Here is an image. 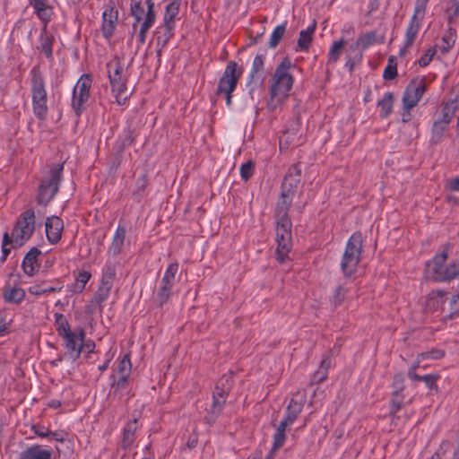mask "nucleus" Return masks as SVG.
Segmentation results:
<instances>
[{"mask_svg": "<svg viewBox=\"0 0 459 459\" xmlns=\"http://www.w3.org/2000/svg\"><path fill=\"white\" fill-rule=\"evenodd\" d=\"M55 325L58 335L61 337L72 333L70 325L63 314H55Z\"/></svg>", "mask_w": 459, "mask_h": 459, "instance_id": "40", "label": "nucleus"}, {"mask_svg": "<svg viewBox=\"0 0 459 459\" xmlns=\"http://www.w3.org/2000/svg\"><path fill=\"white\" fill-rule=\"evenodd\" d=\"M30 76L33 112L37 118L44 120L48 114L45 81L40 70L37 66L30 70Z\"/></svg>", "mask_w": 459, "mask_h": 459, "instance_id": "5", "label": "nucleus"}, {"mask_svg": "<svg viewBox=\"0 0 459 459\" xmlns=\"http://www.w3.org/2000/svg\"><path fill=\"white\" fill-rule=\"evenodd\" d=\"M224 398H219L212 395V402L206 416V420L209 423H214L217 418L221 415L224 405L226 404Z\"/></svg>", "mask_w": 459, "mask_h": 459, "instance_id": "33", "label": "nucleus"}, {"mask_svg": "<svg viewBox=\"0 0 459 459\" xmlns=\"http://www.w3.org/2000/svg\"><path fill=\"white\" fill-rule=\"evenodd\" d=\"M216 386L224 389L226 392L230 393L233 387V376L232 373L223 375L216 383Z\"/></svg>", "mask_w": 459, "mask_h": 459, "instance_id": "53", "label": "nucleus"}, {"mask_svg": "<svg viewBox=\"0 0 459 459\" xmlns=\"http://www.w3.org/2000/svg\"><path fill=\"white\" fill-rule=\"evenodd\" d=\"M3 298L7 303L20 304L25 298V291L22 288L5 286L4 288Z\"/></svg>", "mask_w": 459, "mask_h": 459, "instance_id": "31", "label": "nucleus"}, {"mask_svg": "<svg viewBox=\"0 0 459 459\" xmlns=\"http://www.w3.org/2000/svg\"><path fill=\"white\" fill-rule=\"evenodd\" d=\"M34 230L35 213L32 209H28L18 218L12 231V238L7 231L4 233L2 247L13 244V248H19L31 237Z\"/></svg>", "mask_w": 459, "mask_h": 459, "instance_id": "4", "label": "nucleus"}, {"mask_svg": "<svg viewBox=\"0 0 459 459\" xmlns=\"http://www.w3.org/2000/svg\"><path fill=\"white\" fill-rule=\"evenodd\" d=\"M130 15L134 19L132 24V35L135 33L140 24L138 42L143 45L146 41L147 32L153 26L156 20L153 1L131 0Z\"/></svg>", "mask_w": 459, "mask_h": 459, "instance_id": "3", "label": "nucleus"}, {"mask_svg": "<svg viewBox=\"0 0 459 459\" xmlns=\"http://www.w3.org/2000/svg\"><path fill=\"white\" fill-rule=\"evenodd\" d=\"M345 45L346 41L342 39L333 41L328 52L329 63H336L339 60Z\"/></svg>", "mask_w": 459, "mask_h": 459, "instance_id": "41", "label": "nucleus"}, {"mask_svg": "<svg viewBox=\"0 0 459 459\" xmlns=\"http://www.w3.org/2000/svg\"><path fill=\"white\" fill-rule=\"evenodd\" d=\"M301 180V169L299 164L292 165L281 184V192L295 196Z\"/></svg>", "mask_w": 459, "mask_h": 459, "instance_id": "15", "label": "nucleus"}, {"mask_svg": "<svg viewBox=\"0 0 459 459\" xmlns=\"http://www.w3.org/2000/svg\"><path fill=\"white\" fill-rule=\"evenodd\" d=\"M136 134L134 129L130 126L124 128L122 134L116 141L113 150L124 152L125 149L134 143Z\"/></svg>", "mask_w": 459, "mask_h": 459, "instance_id": "24", "label": "nucleus"}, {"mask_svg": "<svg viewBox=\"0 0 459 459\" xmlns=\"http://www.w3.org/2000/svg\"><path fill=\"white\" fill-rule=\"evenodd\" d=\"M362 56V50L356 48L352 49L351 45L349 46L348 49L346 50L345 67L350 73H352L355 65L361 62Z\"/></svg>", "mask_w": 459, "mask_h": 459, "instance_id": "36", "label": "nucleus"}, {"mask_svg": "<svg viewBox=\"0 0 459 459\" xmlns=\"http://www.w3.org/2000/svg\"><path fill=\"white\" fill-rule=\"evenodd\" d=\"M437 49L436 46L430 47L427 49V51L420 56L418 60V64L420 67H426L432 60L433 56L436 55Z\"/></svg>", "mask_w": 459, "mask_h": 459, "instance_id": "56", "label": "nucleus"}, {"mask_svg": "<svg viewBox=\"0 0 459 459\" xmlns=\"http://www.w3.org/2000/svg\"><path fill=\"white\" fill-rule=\"evenodd\" d=\"M64 170V163L54 165L49 170V177L43 178L39 186L37 203L46 207L59 190Z\"/></svg>", "mask_w": 459, "mask_h": 459, "instance_id": "6", "label": "nucleus"}, {"mask_svg": "<svg viewBox=\"0 0 459 459\" xmlns=\"http://www.w3.org/2000/svg\"><path fill=\"white\" fill-rule=\"evenodd\" d=\"M91 276V273L87 271L80 272L75 279V282L72 286V291L75 293L82 292Z\"/></svg>", "mask_w": 459, "mask_h": 459, "instance_id": "45", "label": "nucleus"}, {"mask_svg": "<svg viewBox=\"0 0 459 459\" xmlns=\"http://www.w3.org/2000/svg\"><path fill=\"white\" fill-rule=\"evenodd\" d=\"M362 252V235L360 232L353 233L347 241L342 258L341 268L346 277L351 276L357 269Z\"/></svg>", "mask_w": 459, "mask_h": 459, "instance_id": "7", "label": "nucleus"}, {"mask_svg": "<svg viewBox=\"0 0 459 459\" xmlns=\"http://www.w3.org/2000/svg\"><path fill=\"white\" fill-rule=\"evenodd\" d=\"M397 76V65L394 63V57L390 56L388 58V64L385 66L383 78L386 81L394 80Z\"/></svg>", "mask_w": 459, "mask_h": 459, "instance_id": "51", "label": "nucleus"}, {"mask_svg": "<svg viewBox=\"0 0 459 459\" xmlns=\"http://www.w3.org/2000/svg\"><path fill=\"white\" fill-rule=\"evenodd\" d=\"M286 25L287 22H284L274 28L268 43L270 48H275L281 42L286 31Z\"/></svg>", "mask_w": 459, "mask_h": 459, "instance_id": "42", "label": "nucleus"}, {"mask_svg": "<svg viewBox=\"0 0 459 459\" xmlns=\"http://www.w3.org/2000/svg\"><path fill=\"white\" fill-rule=\"evenodd\" d=\"M137 429V420L134 419L127 422L124 428L123 438L120 444V447L124 450H128L132 447L135 440V431Z\"/></svg>", "mask_w": 459, "mask_h": 459, "instance_id": "26", "label": "nucleus"}, {"mask_svg": "<svg viewBox=\"0 0 459 459\" xmlns=\"http://www.w3.org/2000/svg\"><path fill=\"white\" fill-rule=\"evenodd\" d=\"M299 118L297 117L296 126H299ZM298 132V127H295L292 129V132L290 133V130H286L283 134V136L280 139V150L282 152L283 150H288L290 143H292L294 137L296 136Z\"/></svg>", "mask_w": 459, "mask_h": 459, "instance_id": "47", "label": "nucleus"}, {"mask_svg": "<svg viewBox=\"0 0 459 459\" xmlns=\"http://www.w3.org/2000/svg\"><path fill=\"white\" fill-rule=\"evenodd\" d=\"M447 312L450 318L459 315V294L451 297Z\"/></svg>", "mask_w": 459, "mask_h": 459, "instance_id": "59", "label": "nucleus"}, {"mask_svg": "<svg viewBox=\"0 0 459 459\" xmlns=\"http://www.w3.org/2000/svg\"><path fill=\"white\" fill-rule=\"evenodd\" d=\"M47 238L51 244L59 242L64 230V222L58 216L48 217L45 222Z\"/></svg>", "mask_w": 459, "mask_h": 459, "instance_id": "18", "label": "nucleus"}, {"mask_svg": "<svg viewBox=\"0 0 459 459\" xmlns=\"http://www.w3.org/2000/svg\"><path fill=\"white\" fill-rule=\"evenodd\" d=\"M30 4L34 8L38 18L47 25L53 14L52 7L47 4V0H30Z\"/></svg>", "mask_w": 459, "mask_h": 459, "instance_id": "23", "label": "nucleus"}, {"mask_svg": "<svg viewBox=\"0 0 459 459\" xmlns=\"http://www.w3.org/2000/svg\"><path fill=\"white\" fill-rule=\"evenodd\" d=\"M295 67L290 59L286 56L276 66L270 86L271 100L268 103L269 107L273 109L281 103V101L289 95L294 82L293 76L289 73L290 68Z\"/></svg>", "mask_w": 459, "mask_h": 459, "instance_id": "1", "label": "nucleus"}, {"mask_svg": "<svg viewBox=\"0 0 459 459\" xmlns=\"http://www.w3.org/2000/svg\"><path fill=\"white\" fill-rule=\"evenodd\" d=\"M118 22V11L111 2L106 5L102 13L101 33L104 39H109Z\"/></svg>", "mask_w": 459, "mask_h": 459, "instance_id": "14", "label": "nucleus"}, {"mask_svg": "<svg viewBox=\"0 0 459 459\" xmlns=\"http://www.w3.org/2000/svg\"><path fill=\"white\" fill-rule=\"evenodd\" d=\"M124 152H118L113 150L112 154L108 158V165L111 169H117L120 166Z\"/></svg>", "mask_w": 459, "mask_h": 459, "instance_id": "60", "label": "nucleus"}, {"mask_svg": "<svg viewBox=\"0 0 459 459\" xmlns=\"http://www.w3.org/2000/svg\"><path fill=\"white\" fill-rule=\"evenodd\" d=\"M175 26L164 23L158 26L154 30V38L156 39V46L159 48H165L170 39L174 36Z\"/></svg>", "mask_w": 459, "mask_h": 459, "instance_id": "22", "label": "nucleus"}, {"mask_svg": "<svg viewBox=\"0 0 459 459\" xmlns=\"http://www.w3.org/2000/svg\"><path fill=\"white\" fill-rule=\"evenodd\" d=\"M242 74L243 68L238 67L235 61H230L219 80L216 94L232 93L236 90Z\"/></svg>", "mask_w": 459, "mask_h": 459, "instance_id": "10", "label": "nucleus"}, {"mask_svg": "<svg viewBox=\"0 0 459 459\" xmlns=\"http://www.w3.org/2000/svg\"><path fill=\"white\" fill-rule=\"evenodd\" d=\"M285 433L276 431L273 435V443L271 450L277 451L285 442Z\"/></svg>", "mask_w": 459, "mask_h": 459, "instance_id": "62", "label": "nucleus"}, {"mask_svg": "<svg viewBox=\"0 0 459 459\" xmlns=\"http://www.w3.org/2000/svg\"><path fill=\"white\" fill-rule=\"evenodd\" d=\"M39 255H41V251L36 247H31L25 255L22 267L27 275L32 276L39 271L40 264L38 257Z\"/></svg>", "mask_w": 459, "mask_h": 459, "instance_id": "19", "label": "nucleus"}, {"mask_svg": "<svg viewBox=\"0 0 459 459\" xmlns=\"http://www.w3.org/2000/svg\"><path fill=\"white\" fill-rule=\"evenodd\" d=\"M452 13L448 15L447 22L449 24L454 23L456 17L459 16V0H451Z\"/></svg>", "mask_w": 459, "mask_h": 459, "instance_id": "63", "label": "nucleus"}, {"mask_svg": "<svg viewBox=\"0 0 459 459\" xmlns=\"http://www.w3.org/2000/svg\"><path fill=\"white\" fill-rule=\"evenodd\" d=\"M313 37L307 34L306 31L300 30L299 37L298 39V48L300 50H308L312 42Z\"/></svg>", "mask_w": 459, "mask_h": 459, "instance_id": "55", "label": "nucleus"}, {"mask_svg": "<svg viewBox=\"0 0 459 459\" xmlns=\"http://www.w3.org/2000/svg\"><path fill=\"white\" fill-rule=\"evenodd\" d=\"M419 29L420 21L416 18V13H414L406 29L404 48H411L413 45Z\"/></svg>", "mask_w": 459, "mask_h": 459, "instance_id": "34", "label": "nucleus"}, {"mask_svg": "<svg viewBox=\"0 0 459 459\" xmlns=\"http://www.w3.org/2000/svg\"><path fill=\"white\" fill-rule=\"evenodd\" d=\"M446 294V291L442 290H433L429 293L426 297V308L430 311H437L441 308L442 311H445L443 305Z\"/></svg>", "mask_w": 459, "mask_h": 459, "instance_id": "25", "label": "nucleus"}, {"mask_svg": "<svg viewBox=\"0 0 459 459\" xmlns=\"http://www.w3.org/2000/svg\"><path fill=\"white\" fill-rule=\"evenodd\" d=\"M179 5L176 3H170L166 6L164 13L163 22L175 26V18L178 14Z\"/></svg>", "mask_w": 459, "mask_h": 459, "instance_id": "46", "label": "nucleus"}, {"mask_svg": "<svg viewBox=\"0 0 459 459\" xmlns=\"http://www.w3.org/2000/svg\"><path fill=\"white\" fill-rule=\"evenodd\" d=\"M63 289V286L59 287H46L45 282L41 284H36L29 288V292L35 296H39L48 292H59Z\"/></svg>", "mask_w": 459, "mask_h": 459, "instance_id": "49", "label": "nucleus"}, {"mask_svg": "<svg viewBox=\"0 0 459 459\" xmlns=\"http://www.w3.org/2000/svg\"><path fill=\"white\" fill-rule=\"evenodd\" d=\"M31 430L34 432V434L39 437H50V430L46 429L44 426L41 425H33L31 427Z\"/></svg>", "mask_w": 459, "mask_h": 459, "instance_id": "64", "label": "nucleus"}, {"mask_svg": "<svg viewBox=\"0 0 459 459\" xmlns=\"http://www.w3.org/2000/svg\"><path fill=\"white\" fill-rule=\"evenodd\" d=\"M108 77L112 92L115 94L117 102L119 105L125 104L127 96H123L126 91L127 79L123 76L124 65L118 56H114L107 64Z\"/></svg>", "mask_w": 459, "mask_h": 459, "instance_id": "8", "label": "nucleus"}, {"mask_svg": "<svg viewBox=\"0 0 459 459\" xmlns=\"http://www.w3.org/2000/svg\"><path fill=\"white\" fill-rule=\"evenodd\" d=\"M264 55H256L253 60L252 67L248 75V84H254L249 90L253 95L255 86L261 88L264 80Z\"/></svg>", "mask_w": 459, "mask_h": 459, "instance_id": "16", "label": "nucleus"}, {"mask_svg": "<svg viewBox=\"0 0 459 459\" xmlns=\"http://www.w3.org/2000/svg\"><path fill=\"white\" fill-rule=\"evenodd\" d=\"M277 248L275 257L277 261L282 264L288 257V254L291 249V238L276 239Z\"/></svg>", "mask_w": 459, "mask_h": 459, "instance_id": "38", "label": "nucleus"}, {"mask_svg": "<svg viewBox=\"0 0 459 459\" xmlns=\"http://www.w3.org/2000/svg\"><path fill=\"white\" fill-rule=\"evenodd\" d=\"M393 392L392 393H403L404 385V377L402 373H397L394 376L392 383Z\"/></svg>", "mask_w": 459, "mask_h": 459, "instance_id": "58", "label": "nucleus"}, {"mask_svg": "<svg viewBox=\"0 0 459 459\" xmlns=\"http://www.w3.org/2000/svg\"><path fill=\"white\" fill-rule=\"evenodd\" d=\"M440 378V376L438 374H428L422 376V382L426 385V386L429 390H435L437 392L438 387L437 385V381Z\"/></svg>", "mask_w": 459, "mask_h": 459, "instance_id": "57", "label": "nucleus"}, {"mask_svg": "<svg viewBox=\"0 0 459 459\" xmlns=\"http://www.w3.org/2000/svg\"><path fill=\"white\" fill-rule=\"evenodd\" d=\"M62 338L64 339V345L67 350L68 356L73 361H75L79 359L82 353V341L85 338V331L82 328H79L78 333L72 332L62 336Z\"/></svg>", "mask_w": 459, "mask_h": 459, "instance_id": "13", "label": "nucleus"}, {"mask_svg": "<svg viewBox=\"0 0 459 459\" xmlns=\"http://www.w3.org/2000/svg\"><path fill=\"white\" fill-rule=\"evenodd\" d=\"M178 271V263H171L167 267L157 291L156 302L158 307H162L166 304L172 295V288L175 283V277Z\"/></svg>", "mask_w": 459, "mask_h": 459, "instance_id": "11", "label": "nucleus"}, {"mask_svg": "<svg viewBox=\"0 0 459 459\" xmlns=\"http://www.w3.org/2000/svg\"><path fill=\"white\" fill-rule=\"evenodd\" d=\"M126 229L118 226L112 239V243L108 248V254L112 256H116L122 252L125 238H126Z\"/></svg>", "mask_w": 459, "mask_h": 459, "instance_id": "29", "label": "nucleus"}, {"mask_svg": "<svg viewBox=\"0 0 459 459\" xmlns=\"http://www.w3.org/2000/svg\"><path fill=\"white\" fill-rule=\"evenodd\" d=\"M303 409V403L297 402L295 399H290L289 405L287 406L284 418L289 422L293 423L299 417V413Z\"/></svg>", "mask_w": 459, "mask_h": 459, "instance_id": "39", "label": "nucleus"}, {"mask_svg": "<svg viewBox=\"0 0 459 459\" xmlns=\"http://www.w3.org/2000/svg\"><path fill=\"white\" fill-rule=\"evenodd\" d=\"M427 90L426 77L414 78L406 86L403 95V109L414 108Z\"/></svg>", "mask_w": 459, "mask_h": 459, "instance_id": "12", "label": "nucleus"}, {"mask_svg": "<svg viewBox=\"0 0 459 459\" xmlns=\"http://www.w3.org/2000/svg\"><path fill=\"white\" fill-rule=\"evenodd\" d=\"M293 198L294 197L290 195H286L281 192L280 193L273 211L274 218H290L289 211L291 206Z\"/></svg>", "mask_w": 459, "mask_h": 459, "instance_id": "21", "label": "nucleus"}, {"mask_svg": "<svg viewBox=\"0 0 459 459\" xmlns=\"http://www.w3.org/2000/svg\"><path fill=\"white\" fill-rule=\"evenodd\" d=\"M52 453L39 445L31 446L21 453V459H51Z\"/></svg>", "mask_w": 459, "mask_h": 459, "instance_id": "28", "label": "nucleus"}, {"mask_svg": "<svg viewBox=\"0 0 459 459\" xmlns=\"http://www.w3.org/2000/svg\"><path fill=\"white\" fill-rule=\"evenodd\" d=\"M404 395L403 393H392L389 414L394 416L403 405Z\"/></svg>", "mask_w": 459, "mask_h": 459, "instance_id": "48", "label": "nucleus"}, {"mask_svg": "<svg viewBox=\"0 0 459 459\" xmlns=\"http://www.w3.org/2000/svg\"><path fill=\"white\" fill-rule=\"evenodd\" d=\"M445 356V351L442 350L434 349L429 351H425L418 355V358H421L423 359H439Z\"/></svg>", "mask_w": 459, "mask_h": 459, "instance_id": "61", "label": "nucleus"}, {"mask_svg": "<svg viewBox=\"0 0 459 459\" xmlns=\"http://www.w3.org/2000/svg\"><path fill=\"white\" fill-rule=\"evenodd\" d=\"M347 292V289L344 288L342 285H339L338 287H336L331 298V302L333 305V307H336L343 303Z\"/></svg>", "mask_w": 459, "mask_h": 459, "instance_id": "50", "label": "nucleus"}, {"mask_svg": "<svg viewBox=\"0 0 459 459\" xmlns=\"http://www.w3.org/2000/svg\"><path fill=\"white\" fill-rule=\"evenodd\" d=\"M131 360L129 354L124 355L122 359L119 361L118 367H117V372L120 374V376H125L126 377H129L131 373Z\"/></svg>", "mask_w": 459, "mask_h": 459, "instance_id": "52", "label": "nucleus"}, {"mask_svg": "<svg viewBox=\"0 0 459 459\" xmlns=\"http://www.w3.org/2000/svg\"><path fill=\"white\" fill-rule=\"evenodd\" d=\"M276 239L291 238L292 222L290 218H275Z\"/></svg>", "mask_w": 459, "mask_h": 459, "instance_id": "32", "label": "nucleus"}, {"mask_svg": "<svg viewBox=\"0 0 459 459\" xmlns=\"http://www.w3.org/2000/svg\"><path fill=\"white\" fill-rule=\"evenodd\" d=\"M450 244L443 246V251L437 253L434 257L425 264V274L433 281L446 282L455 279L459 275V261H453L445 264L448 257Z\"/></svg>", "mask_w": 459, "mask_h": 459, "instance_id": "2", "label": "nucleus"}, {"mask_svg": "<svg viewBox=\"0 0 459 459\" xmlns=\"http://www.w3.org/2000/svg\"><path fill=\"white\" fill-rule=\"evenodd\" d=\"M455 39L456 30L454 28L449 27L442 37V41L445 43V45L440 48L441 52L443 54L447 53L455 45Z\"/></svg>", "mask_w": 459, "mask_h": 459, "instance_id": "44", "label": "nucleus"}, {"mask_svg": "<svg viewBox=\"0 0 459 459\" xmlns=\"http://www.w3.org/2000/svg\"><path fill=\"white\" fill-rule=\"evenodd\" d=\"M447 126L448 125L444 124L438 118L434 120L433 125H432V129H431V133H432L431 142L433 143H440V141L443 137L444 132L446 130Z\"/></svg>", "mask_w": 459, "mask_h": 459, "instance_id": "43", "label": "nucleus"}, {"mask_svg": "<svg viewBox=\"0 0 459 459\" xmlns=\"http://www.w3.org/2000/svg\"><path fill=\"white\" fill-rule=\"evenodd\" d=\"M394 96L393 92H385L383 99L377 101V108H380V117L386 118L393 110Z\"/></svg>", "mask_w": 459, "mask_h": 459, "instance_id": "35", "label": "nucleus"}, {"mask_svg": "<svg viewBox=\"0 0 459 459\" xmlns=\"http://www.w3.org/2000/svg\"><path fill=\"white\" fill-rule=\"evenodd\" d=\"M92 79L89 74H82L73 90L72 108L76 117H80L86 109V103L90 98V90Z\"/></svg>", "mask_w": 459, "mask_h": 459, "instance_id": "9", "label": "nucleus"}, {"mask_svg": "<svg viewBox=\"0 0 459 459\" xmlns=\"http://www.w3.org/2000/svg\"><path fill=\"white\" fill-rule=\"evenodd\" d=\"M128 378L129 377H126L125 376H119L117 379L114 374L110 376V379L112 380L108 394L110 399L120 401L123 396L128 393Z\"/></svg>", "mask_w": 459, "mask_h": 459, "instance_id": "20", "label": "nucleus"}, {"mask_svg": "<svg viewBox=\"0 0 459 459\" xmlns=\"http://www.w3.org/2000/svg\"><path fill=\"white\" fill-rule=\"evenodd\" d=\"M459 109L457 99L450 100L442 105L441 113L438 119L444 124L449 125L455 112Z\"/></svg>", "mask_w": 459, "mask_h": 459, "instance_id": "30", "label": "nucleus"}, {"mask_svg": "<svg viewBox=\"0 0 459 459\" xmlns=\"http://www.w3.org/2000/svg\"><path fill=\"white\" fill-rule=\"evenodd\" d=\"M377 42V33L376 31H368L363 35H360L357 40L351 44L352 49H359V48H361L362 50L368 48L371 45L375 44Z\"/></svg>", "mask_w": 459, "mask_h": 459, "instance_id": "37", "label": "nucleus"}, {"mask_svg": "<svg viewBox=\"0 0 459 459\" xmlns=\"http://www.w3.org/2000/svg\"><path fill=\"white\" fill-rule=\"evenodd\" d=\"M114 277V271L107 272L102 276L100 285L99 286L98 290L91 299L93 300V303H97L99 305V312H102V303L105 300H107L109 296L111 288L113 286Z\"/></svg>", "mask_w": 459, "mask_h": 459, "instance_id": "17", "label": "nucleus"}, {"mask_svg": "<svg viewBox=\"0 0 459 459\" xmlns=\"http://www.w3.org/2000/svg\"><path fill=\"white\" fill-rule=\"evenodd\" d=\"M55 42V37L47 31V25L41 29V32L39 35V48L45 54L47 59H53V50L52 47Z\"/></svg>", "mask_w": 459, "mask_h": 459, "instance_id": "27", "label": "nucleus"}, {"mask_svg": "<svg viewBox=\"0 0 459 459\" xmlns=\"http://www.w3.org/2000/svg\"><path fill=\"white\" fill-rule=\"evenodd\" d=\"M255 169V162L248 160L240 167V176L244 181H247L253 175Z\"/></svg>", "mask_w": 459, "mask_h": 459, "instance_id": "54", "label": "nucleus"}]
</instances>
